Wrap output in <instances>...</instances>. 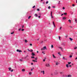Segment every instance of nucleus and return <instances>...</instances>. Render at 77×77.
<instances>
[{"label": "nucleus", "mask_w": 77, "mask_h": 77, "mask_svg": "<svg viewBox=\"0 0 77 77\" xmlns=\"http://www.w3.org/2000/svg\"><path fill=\"white\" fill-rule=\"evenodd\" d=\"M58 54H60V56H61V54H60V52H58Z\"/></svg>", "instance_id": "c9c22d12"}, {"label": "nucleus", "mask_w": 77, "mask_h": 77, "mask_svg": "<svg viewBox=\"0 0 77 77\" xmlns=\"http://www.w3.org/2000/svg\"><path fill=\"white\" fill-rule=\"evenodd\" d=\"M44 50V48H42L41 49V50Z\"/></svg>", "instance_id": "79ce46f5"}, {"label": "nucleus", "mask_w": 77, "mask_h": 77, "mask_svg": "<svg viewBox=\"0 0 77 77\" xmlns=\"http://www.w3.org/2000/svg\"><path fill=\"white\" fill-rule=\"evenodd\" d=\"M20 61H23V60L21 59H20Z\"/></svg>", "instance_id": "603ef678"}, {"label": "nucleus", "mask_w": 77, "mask_h": 77, "mask_svg": "<svg viewBox=\"0 0 77 77\" xmlns=\"http://www.w3.org/2000/svg\"><path fill=\"white\" fill-rule=\"evenodd\" d=\"M56 65H57L59 64V63L57 62H56V63H55Z\"/></svg>", "instance_id": "1a4fd4ad"}, {"label": "nucleus", "mask_w": 77, "mask_h": 77, "mask_svg": "<svg viewBox=\"0 0 77 77\" xmlns=\"http://www.w3.org/2000/svg\"><path fill=\"white\" fill-rule=\"evenodd\" d=\"M32 70H33V69H31V71H32Z\"/></svg>", "instance_id": "69168bd1"}, {"label": "nucleus", "mask_w": 77, "mask_h": 77, "mask_svg": "<svg viewBox=\"0 0 77 77\" xmlns=\"http://www.w3.org/2000/svg\"><path fill=\"white\" fill-rule=\"evenodd\" d=\"M31 65H33V63H31Z\"/></svg>", "instance_id": "4d7b16f0"}, {"label": "nucleus", "mask_w": 77, "mask_h": 77, "mask_svg": "<svg viewBox=\"0 0 77 77\" xmlns=\"http://www.w3.org/2000/svg\"><path fill=\"white\" fill-rule=\"evenodd\" d=\"M37 11H39V8H38L37 9Z\"/></svg>", "instance_id": "58836bf2"}, {"label": "nucleus", "mask_w": 77, "mask_h": 77, "mask_svg": "<svg viewBox=\"0 0 77 77\" xmlns=\"http://www.w3.org/2000/svg\"><path fill=\"white\" fill-rule=\"evenodd\" d=\"M75 22H76V23H77V20L76 19H75Z\"/></svg>", "instance_id": "c85d7f7f"}, {"label": "nucleus", "mask_w": 77, "mask_h": 77, "mask_svg": "<svg viewBox=\"0 0 77 77\" xmlns=\"http://www.w3.org/2000/svg\"><path fill=\"white\" fill-rule=\"evenodd\" d=\"M68 77H71V75H68L67 76Z\"/></svg>", "instance_id": "f3484780"}, {"label": "nucleus", "mask_w": 77, "mask_h": 77, "mask_svg": "<svg viewBox=\"0 0 77 77\" xmlns=\"http://www.w3.org/2000/svg\"><path fill=\"white\" fill-rule=\"evenodd\" d=\"M71 62H68V64H69V65H70V64H71Z\"/></svg>", "instance_id": "bb28decb"}, {"label": "nucleus", "mask_w": 77, "mask_h": 77, "mask_svg": "<svg viewBox=\"0 0 77 77\" xmlns=\"http://www.w3.org/2000/svg\"><path fill=\"white\" fill-rule=\"evenodd\" d=\"M29 74L30 75H31L32 74V72H30Z\"/></svg>", "instance_id": "e433bc0d"}, {"label": "nucleus", "mask_w": 77, "mask_h": 77, "mask_svg": "<svg viewBox=\"0 0 77 77\" xmlns=\"http://www.w3.org/2000/svg\"><path fill=\"white\" fill-rule=\"evenodd\" d=\"M69 27H70L71 28H72L73 27L72 26H70Z\"/></svg>", "instance_id": "8fccbe9b"}, {"label": "nucleus", "mask_w": 77, "mask_h": 77, "mask_svg": "<svg viewBox=\"0 0 77 77\" xmlns=\"http://www.w3.org/2000/svg\"><path fill=\"white\" fill-rule=\"evenodd\" d=\"M59 39L60 40V36H59Z\"/></svg>", "instance_id": "49530a36"}, {"label": "nucleus", "mask_w": 77, "mask_h": 77, "mask_svg": "<svg viewBox=\"0 0 77 77\" xmlns=\"http://www.w3.org/2000/svg\"><path fill=\"white\" fill-rule=\"evenodd\" d=\"M52 8H55V6H53V7H52Z\"/></svg>", "instance_id": "bf43d9fd"}, {"label": "nucleus", "mask_w": 77, "mask_h": 77, "mask_svg": "<svg viewBox=\"0 0 77 77\" xmlns=\"http://www.w3.org/2000/svg\"><path fill=\"white\" fill-rule=\"evenodd\" d=\"M13 71H14L13 69H12L11 70V72H13Z\"/></svg>", "instance_id": "ea45409f"}, {"label": "nucleus", "mask_w": 77, "mask_h": 77, "mask_svg": "<svg viewBox=\"0 0 77 77\" xmlns=\"http://www.w3.org/2000/svg\"><path fill=\"white\" fill-rule=\"evenodd\" d=\"M43 74H45V73L44 72V71H43Z\"/></svg>", "instance_id": "f704fd0d"}, {"label": "nucleus", "mask_w": 77, "mask_h": 77, "mask_svg": "<svg viewBox=\"0 0 77 77\" xmlns=\"http://www.w3.org/2000/svg\"><path fill=\"white\" fill-rule=\"evenodd\" d=\"M31 18V16H30L28 17V19H30V18Z\"/></svg>", "instance_id": "412c9836"}, {"label": "nucleus", "mask_w": 77, "mask_h": 77, "mask_svg": "<svg viewBox=\"0 0 77 77\" xmlns=\"http://www.w3.org/2000/svg\"><path fill=\"white\" fill-rule=\"evenodd\" d=\"M35 5H34V6L32 7V8H35Z\"/></svg>", "instance_id": "a19ab883"}, {"label": "nucleus", "mask_w": 77, "mask_h": 77, "mask_svg": "<svg viewBox=\"0 0 77 77\" xmlns=\"http://www.w3.org/2000/svg\"><path fill=\"white\" fill-rule=\"evenodd\" d=\"M42 53L43 54H45V53H44V51H42Z\"/></svg>", "instance_id": "4c0bfd02"}, {"label": "nucleus", "mask_w": 77, "mask_h": 77, "mask_svg": "<svg viewBox=\"0 0 77 77\" xmlns=\"http://www.w3.org/2000/svg\"><path fill=\"white\" fill-rule=\"evenodd\" d=\"M14 32H12L11 33V34L12 35V34H14Z\"/></svg>", "instance_id": "2f4dec72"}, {"label": "nucleus", "mask_w": 77, "mask_h": 77, "mask_svg": "<svg viewBox=\"0 0 77 77\" xmlns=\"http://www.w3.org/2000/svg\"><path fill=\"white\" fill-rule=\"evenodd\" d=\"M24 29H22V31H24Z\"/></svg>", "instance_id": "a18cd8bd"}, {"label": "nucleus", "mask_w": 77, "mask_h": 77, "mask_svg": "<svg viewBox=\"0 0 77 77\" xmlns=\"http://www.w3.org/2000/svg\"><path fill=\"white\" fill-rule=\"evenodd\" d=\"M51 48H53V45H51Z\"/></svg>", "instance_id": "72a5a7b5"}, {"label": "nucleus", "mask_w": 77, "mask_h": 77, "mask_svg": "<svg viewBox=\"0 0 77 77\" xmlns=\"http://www.w3.org/2000/svg\"><path fill=\"white\" fill-rule=\"evenodd\" d=\"M63 60H67V59L66 58H65L64 57H63Z\"/></svg>", "instance_id": "39448f33"}, {"label": "nucleus", "mask_w": 77, "mask_h": 77, "mask_svg": "<svg viewBox=\"0 0 77 77\" xmlns=\"http://www.w3.org/2000/svg\"><path fill=\"white\" fill-rule=\"evenodd\" d=\"M59 48H60V49H61L62 51H63V48H62L61 47H59Z\"/></svg>", "instance_id": "20e7f679"}, {"label": "nucleus", "mask_w": 77, "mask_h": 77, "mask_svg": "<svg viewBox=\"0 0 77 77\" xmlns=\"http://www.w3.org/2000/svg\"><path fill=\"white\" fill-rule=\"evenodd\" d=\"M72 57V55H70V56H69V57H70V58H71Z\"/></svg>", "instance_id": "5701e85b"}, {"label": "nucleus", "mask_w": 77, "mask_h": 77, "mask_svg": "<svg viewBox=\"0 0 77 77\" xmlns=\"http://www.w3.org/2000/svg\"><path fill=\"white\" fill-rule=\"evenodd\" d=\"M46 4H48V1H47L46 2Z\"/></svg>", "instance_id": "c756f323"}, {"label": "nucleus", "mask_w": 77, "mask_h": 77, "mask_svg": "<svg viewBox=\"0 0 77 77\" xmlns=\"http://www.w3.org/2000/svg\"><path fill=\"white\" fill-rule=\"evenodd\" d=\"M64 15H67V13H64Z\"/></svg>", "instance_id": "aec40b11"}, {"label": "nucleus", "mask_w": 77, "mask_h": 77, "mask_svg": "<svg viewBox=\"0 0 77 77\" xmlns=\"http://www.w3.org/2000/svg\"><path fill=\"white\" fill-rule=\"evenodd\" d=\"M28 57V56H26V57Z\"/></svg>", "instance_id": "0e129e2a"}, {"label": "nucleus", "mask_w": 77, "mask_h": 77, "mask_svg": "<svg viewBox=\"0 0 77 77\" xmlns=\"http://www.w3.org/2000/svg\"><path fill=\"white\" fill-rule=\"evenodd\" d=\"M31 58H32L33 59H35V57H31Z\"/></svg>", "instance_id": "cd10ccee"}, {"label": "nucleus", "mask_w": 77, "mask_h": 77, "mask_svg": "<svg viewBox=\"0 0 77 77\" xmlns=\"http://www.w3.org/2000/svg\"><path fill=\"white\" fill-rule=\"evenodd\" d=\"M69 23H71V20H69Z\"/></svg>", "instance_id": "6ab92c4d"}, {"label": "nucleus", "mask_w": 77, "mask_h": 77, "mask_svg": "<svg viewBox=\"0 0 77 77\" xmlns=\"http://www.w3.org/2000/svg\"><path fill=\"white\" fill-rule=\"evenodd\" d=\"M35 60H37V58H35Z\"/></svg>", "instance_id": "6e6d98bb"}, {"label": "nucleus", "mask_w": 77, "mask_h": 77, "mask_svg": "<svg viewBox=\"0 0 77 77\" xmlns=\"http://www.w3.org/2000/svg\"><path fill=\"white\" fill-rule=\"evenodd\" d=\"M62 29V26L60 27V28H59V30H60Z\"/></svg>", "instance_id": "393cba45"}, {"label": "nucleus", "mask_w": 77, "mask_h": 77, "mask_svg": "<svg viewBox=\"0 0 77 77\" xmlns=\"http://www.w3.org/2000/svg\"><path fill=\"white\" fill-rule=\"evenodd\" d=\"M43 62H45V59H44L43 60Z\"/></svg>", "instance_id": "de8ad7c7"}, {"label": "nucleus", "mask_w": 77, "mask_h": 77, "mask_svg": "<svg viewBox=\"0 0 77 77\" xmlns=\"http://www.w3.org/2000/svg\"><path fill=\"white\" fill-rule=\"evenodd\" d=\"M69 39H70V41H72V39L71 38H69Z\"/></svg>", "instance_id": "ddd939ff"}, {"label": "nucleus", "mask_w": 77, "mask_h": 77, "mask_svg": "<svg viewBox=\"0 0 77 77\" xmlns=\"http://www.w3.org/2000/svg\"><path fill=\"white\" fill-rule=\"evenodd\" d=\"M72 6H73V7H74V6H75V5H74V4H72Z\"/></svg>", "instance_id": "4be33fe9"}, {"label": "nucleus", "mask_w": 77, "mask_h": 77, "mask_svg": "<svg viewBox=\"0 0 77 77\" xmlns=\"http://www.w3.org/2000/svg\"><path fill=\"white\" fill-rule=\"evenodd\" d=\"M75 59H77V57H76V58H75Z\"/></svg>", "instance_id": "338daca9"}, {"label": "nucleus", "mask_w": 77, "mask_h": 77, "mask_svg": "<svg viewBox=\"0 0 77 77\" xmlns=\"http://www.w3.org/2000/svg\"><path fill=\"white\" fill-rule=\"evenodd\" d=\"M77 47H76L74 48V49H75V50H76V49H77Z\"/></svg>", "instance_id": "b1692460"}, {"label": "nucleus", "mask_w": 77, "mask_h": 77, "mask_svg": "<svg viewBox=\"0 0 77 77\" xmlns=\"http://www.w3.org/2000/svg\"><path fill=\"white\" fill-rule=\"evenodd\" d=\"M65 9V7H63V9Z\"/></svg>", "instance_id": "09e8293b"}, {"label": "nucleus", "mask_w": 77, "mask_h": 77, "mask_svg": "<svg viewBox=\"0 0 77 77\" xmlns=\"http://www.w3.org/2000/svg\"><path fill=\"white\" fill-rule=\"evenodd\" d=\"M28 50L29 51H31V52H32L33 51V50H29V49H28Z\"/></svg>", "instance_id": "423d86ee"}, {"label": "nucleus", "mask_w": 77, "mask_h": 77, "mask_svg": "<svg viewBox=\"0 0 77 77\" xmlns=\"http://www.w3.org/2000/svg\"><path fill=\"white\" fill-rule=\"evenodd\" d=\"M54 27H56V26H55V24L54 25Z\"/></svg>", "instance_id": "e2e57ef3"}, {"label": "nucleus", "mask_w": 77, "mask_h": 77, "mask_svg": "<svg viewBox=\"0 0 77 77\" xmlns=\"http://www.w3.org/2000/svg\"><path fill=\"white\" fill-rule=\"evenodd\" d=\"M30 46H32V44H30Z\"/></svg>", "instance_id": "37998d69"}, {"label": "nucleus", "mask_w": 77, "mask_h": 77, "mask_svg": "<svg viewBox=\"0 0 77 77\" xmlns=\"http://www.w3.org/2000/svg\"><path fill=\"white\" fill-rule=\"evenodd\" d=\"M32 56H35V53H34V52H32V54H31Z\"/></svg>", "instance_id": "7ed1b4c3"}, {"label": "nucleus", "mask_w": 77, "mask_h": 77, "mask_svg": "<svg viewBox=\"0 0 77 77\" xmlns=\"http://www.w3.org/2000/svg\"><path fill=\"white\" fill-rule=\"evenodd\" d=\"M60 1H59V2L58 4H60Z\"/></svg>", "instance_id": "052dcab7"}, {"label": "nucleus", "mask_w": 77, "mask_h": 77, "mask_svg": "<svg viewBox=\"0 0 77 77\" xmlns=\"http://www.w3.org/2000/svg\"><path fill=\"white\" fill-rule=\"evenodd\" d=\"M8 69H9V71H11V68H8Z\"/></svg>", "instance_id": "473e14b6"}, {"label": "nucleus", "mask_w": 77, "mask_h": 77, "mask_svg": "<svg viewBox=\"0 0 77 77\" xmlns=\"http://www.w3.org/2000/svg\"><path fill=\"white\" fill-rule=\"evenodd\" d=\"M47 49V48H46V46H44L43 47V50H46Z\"/></svg>", "instance_id": "6e6552de"}, {"label": "nucleus", "mask_w": 77, "mask_h": 77, "mask_svg": "<svg viewBox=\"0 0 77 77\" xmlns=\"http://www.w3.org/2000/svg\"><path fill=\"white\" fill-rule=\"evenodd\" d=\"M21 30V28H20L19 29V31H20V30Z\"/></svg>", "instance_id": "c03bdc74"}, {"label": "nucleus", "mask_w": 77, "mask_h": 77, "mask_svg": "<svg viewBox=\"0 0 77 77\" xmlns=\"http://www.w3.org/2000/svg\"><path fill=\"white\" fill-rule=\"evenodd\" d=\"M22 71H23V72H24V71H25V69H23L22 70Z\"/></svg>", "instance_id": "9b49d317"}, {"label": "nucleus", "mask_w": 77, "mask_h": 77, "mask_svg": "<svg viewBox=\"0 0 77 77\" xmlns=\"http://www.w3.org/2000/svg\"><path fill=\"white\" fill-rule=\"evenodd\" d=\"M46 66L47 67H49V66H50V65L49 64H46Z\"/></svg>", "instance_id": "f03ea898"}, {"label": "nucleus", "mask_w": 77, "mask_h": 77, "mask_svg": "<svg viewBox=\"0 0 77 77\" xmlns=\"http://www.w3.org/2000/svg\"><path fill=\"white\" fill-rule=\"evenodd\" d=\"M37 53H39V52L38 51H37Z\"/></svg>", "instance_id": "13d9d810"}, {"label": "nucleus", "mask_w": 77, "mask_h": 77, "mask_svg": "<svg viewBox=\"0 0 77 77\" xmlns=\"http://www.w3.org/2000/svg\"><path fill=\"white\" fill-rule=\"evenodd\" d=\"M24 26L23 25H22V28L23 29L24 28Z\"/></svg>", "instance_id": "7c9ffc66"}, {"label": "nucleus", "mask_w": 77, "mask_h": 77, "mask_svg": "<svg viewBox=\"0 0 77 77\" xmlns=\"http://www.w3.org/2000/svg\"><path fill=\"white\" fill-rule=\"evenodd\" d=\"M51 8V7H50V6H49L48 7V9H50Z\"/></svg>", "instance_id": "a878e982"}, {"label": "nucleus", "mask_w": 77, "mask_h": 77, "mask_svg": "<svg viewBox=\"0 0 77 77\" xmlns=\"http://www.w3.org/2000/svg\"><path fill=\"white\" fill-rule=\"evenodd\" d=\"M68 64H66V66L67 67V68H68V67H69V66H68Z\"/></svg>", "instance_id": "a211bd4d"}, {"label": "nucleus", "mask_w": 77, "mask_h": 77, "mask_svg": "<svg viewBox=\"0 0 77 77\" xmlns=\"http://www.w3.org/2000/svg\"><path fill=\"white\" fill-rule=\"evenodd\" d=\"M33 62H37V60H32Z\"/></svg>", "instance_id": "4468645a"}, {"label": "nucleus", "mask_w": 77, "mask_h": 77, "mask_svg": "<svg viewBox=\"0 0 77 77\" xmlns=\"http://www.w3.org/2000/svg\"><path fill=\"white\" fill-rule=\"evenodd\" d=\"M35 15L36 17H38V15H37V14H35Z\"/></svg>", "instance_id": "2eb2a0df"}, {"label": "nucleus", "mask_w": 77, "mask_h": 77, "mask_svg": "<svg viewBox=\"0 0 77 77\" xmlns=\"http://www.w3.org/2000/svg\"><path fill=\"white\" fill-rule=\"evenodd\" d=\"M53 24L54 25L55 24H54V22H53Z\"/></svg>", "instance_id": "3c124183"}, {"label": "nucleus", "mask_w": 77, "mask_h": 77, "mask_svg": "<svg viewBox=\"0 0 77 77\" xmlns=\"http://www.w3.org/2000/svg\"><path fill=\"white\" fill-rule=\"evenodd\" d=\"M40 17H41V16H38V18H40Z\"/></svg>", "instance_id": "5fc2aeb1"}, {"label": "nucleus", "mask_w": 77, "mask_h": 77, "mask_svg": "<svg viewBox=\"0 0 77 77\" xmlns=\"http://www.w3.org/2000/svg\"><path fill=\"white\" fill-rule=\"evenodd\" d=\"M28 42V41H27V40L25 39V43H27V42Z\"/></svg>", "instance_id": "9d476101"}, {"label": "nucleus", "mask_w": 77, "mask_h": 77, "mask_svg": "<svg viewBox=\"0 0 77 77\" xmlns=\"http://www.w3.org/2000/svg\"><path fill=\"white\" fill-rule=\"evenodd\" d=\"M76 0V3H77V0Z\"/></svg>", "instance_id": "774afa93"}, {"label": "nucleus", "mask_w": 77, "mask_h": 77, "mask_svg": "<svg viewBox=\"0 0 77 77\" xmlns=\"http://www.w3.org/2000/svg\"><path fill=\"white\" fill-rule=\"evenodd\" d=\"M53 56L54 58H56V57L54 56V54H53Z\"/></svg>", "instance_id": "dca6fc26"}, {"label": "nucleus", "mask_w": 77, "mask_h": 77, "mask_svg": "<svg viewBox=\"0 0 77 77\" xmlns=\"http://www.w3.org/2000/svg\"><path fill=\"white\" fill-rule=\"evenodd\" d=\"M43 43V41H42L41 42V43Z\"/></svg>", "instance_id": "864d4df0"}, {"label": "nucleus", "mask_w": 77, "mask_h": 77, "mask_svg": "<svg viewBox=\"0 0 77 77\" xmlns=\"http://www.w3.org/2000/svg\"><path fill=\"white\" fill-rule=\"evenodd\" d=\"M63 15V14H62L61 15V16H62V15Z\"/></svg>", "instance_id": "680f3d73"}, {"label": "nucleus", "mask_w": 77, "mask_h": 77, "mask_svg": "<svg viewBox=\"0 0 77 77\" xmlns=\"http://www.w3.org/2000/svg\"><path fill=\"white\" fill-rule=\"evenodd\" d=\"M51 15L52 18H53V16H52V11L51 12Z\"/></svg>", "instance_id": "0eeeda50"}, {"label": "nucleus", "mask_w": 77, "mask_h": 77, "mask_svg": "<svg viewBox=\"0 0 77 77\" xmlns=\"http://www.w3.org/2000/svg\"><path fill=\"white\" fill-rule=\"evenodd\" d=\"M17 52H19V53H21V52H22V51H21V50L18 49H17Z\"/></svg>", "instance_id": "f257e3e1"}, {"label": "nucleus", "mask_w": 77, "mask_h": 77, "mask_svg": "<svg viewBox=\"0 0 77 77\" xmlns=\"http://www.w3.org/2000/svg\"><path fill=\"white\" fill-rule=\"evenodd\" d=\"M63 20H65L66 19V17H64L63 18Z\"/></svg>", "instance_id": "f8f14e48"}]
</instances>
